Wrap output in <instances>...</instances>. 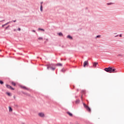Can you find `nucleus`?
I'll list each match as a JSON object with an SVG mask.
<instances>
[{"instance_id":"nucleus-38","label":"nucleus","mask_w":124,"mask_h":124,"mask_svg":"<svg viewBox=\"0 0 124 124\" xmlns=\"http://www.w3.org/2000/svg\"><path fill=\"white\" fill-rule=\"evenodd\" d=\"M5 21V20H2V21H0V22H2V21Z\"/></svg>"},{"instance_id":"nucleus-9","label":"nucleus","mask_w":124,"mask_h":124,"mask_svg":"<svg viewBox=\"0 0 124 124\" xmlns=\"http://www.w3.org/2000/svg\"><path fill=\"white\" fill-rule=\"evenodd\" d=\"M22 93L23 94H25V95H27V96H31V94L27 93H25V92H22Z\"/></svg>"},{"instance_id":"nucleus-40","label":"nucleus","mask_w":124,"mask_h":124,"mask_svg":"<svg viewBox=\"0 0 124 124\" xmlns=\"http://www.w3.org/2000/svg\"><path fill=\"white\" fill-rule=\"evenodd\" d=\"M14 31H16V30L15 29Z\"/></svg>"},{"instance_id":"nucleus-5","label":"nucleus","mask_w":124,"mask_h":124,"mask_svg":"<svg viewBox=\"0 0 124 124\" xmlns=\"http://www.w3.org/2000/svg\"><path fill=\"white\" fill-rule=\"evenodd\" d=\"M38 116L39 117H41V118H43L45 116L44 113H42V112H40L38 113Z\"/></svg>"},{"instance_id":"nucleus-16","label":"nucleus","mask_w":124,"mask_h":124,"mask_svg":"<svg viewBox=\"0 0 124 124\" xmlns=\"http://www.w3.org/2000/svg\"><path fill=\"white\" fill-rule=\"evenodd\" d=\"M40 11H41V12H42V11H43V6H42V5H41Z\"/></svg>"},{"instance_id":"nucleus-37","label":"nucleus","mask_w":124,"mask_h":124,"mask_svg":"<svg viewBox=\"0 0 124 124\" xmlns=\"http://www.w3.org/2000/svg\"><path fill=\"white\" fill-rule=\"evenodd\" d=\"M16 20H14L13 22H14V23H15V22H16Z\"/></svg>"},{"instance_id":"nucleus-11","label":"nucleus","mask_w":124,"mask_h":124,"mask_svg":"<svg viewBox=\"0 0 124 124\" xmlns=\"http://www.w3.org/2000/svg\"><path fill=\"white\" fill-rule=\"evenodd\" d=\"M68 115H69V116H70V117H72L73 116V114H72V113H70V112L67 111L66 112Z\"/></svg>"},{"instance_id":"nucleus-23","label":"nucleus","mask_w":124,"mask_h":124,"mask_svg":"<svg viewBox=\"0 0 124 124\" xmlns=\"http://www.w3.org/2000/svg\"><path fill=\"white\" fill-rule=\"evenodd\" d=\"M38 39L39 40H43V38H42V37H39V38H38Z\"/></svg>"},{"instance_id":"nucleus-36","label":"nucleus","mask_w":124,"mask_h":124,"mask_svg":"<svg viewBox=\"0 0 124 124\" xmlns=\"http://www.w3.org/2000/svg\"><path fill=\"white\" fill-rule=\"evenodd\" d=\"M42 3H43V2H41V5H42Z\"/></svg>"},{"instance_id":"nucleus-39","label":"nucleus","mask_w":124,"mask_h":124,"mask_svg":"<svg viewBox=\"0 0 124 124\" xmlns=\"http://www.w3.org/2000/svg\"><path fill=\"white\" fill-rule=\"evenodd\" d=\"M107 5H109V3H107Z\"/></svg>"},{"instance_id":"nucleus-30","label":"nucleus","mask_w":124,"mask_h":124,"mask_svg":"<svg viewBox=\"0 0 124 124\" xmlns=\"http://www.w3.org/2000/svg\"><path fill=\"white\" fill-rule=\"evenodd\" d=\"M17 31H21V28H18Z\"/></svg>"},{"instance_id":"nucleus-3","label":"nucleus","mask_w":124,"mask_h":124,"mask_svg":"<svg viewBox=\"0 0 124 124\" xmlns=\"http://www.w3.org/2000/svg\"><path fill=\"white\" fill-rule=\"evenodd\" d=\"M83 106L86 109V110L88 111V112H91V108H90V107H89V106H87V105H86V104L85 103H83Z\"/></svg>"},{"instance_id":"nucleus-41","label":"nucleus","mask_w":124,"mask_h":124,"mask_svg":"<svg viewBox=\"0 0 124 124\" xmlns=\"http://www.w3.org/2000/svg\"><path fill=\"white\" fill-rule=\"evenodd\" d=\"M22 124H25L23 123Z\"/></svg>"},{"instance_id":"nucleus-22","label":"nucleus","mask_w":124,"mask_h":124,"mask_svg":"<svg viewBox=\"0 0 124 124\" xmlns=\"http://www.w3.org/2000/svg\"><path fill=\"white\" fill-rule=\"evenodd\" d=\"M12 85H13V86H16V83H15V82H12Z\"/></svg>"},{"instance_id":"nucleus-6","label":"nucleus","mask_w":124,"mask_h":124,"mask_svg":"<svg viewBox=\"0 0 124 124\" xmlns=\"http://www.w3.org/2000/svg\"><path fill=\"white\" fill-rule=\"evenodd\" d=\"M89 64V62H88V61H85L83 63V67H86V65H88Z\"/></svg>"},{"instance_id":"nucleus-26","label":"nucleus","mask_w":124,"mask_h":124,"mask_svg":"<svg viewBox=\"0 0 124 124\" xmlns=\"http://www.w3.org/2000/svg\"><path fill=\"white\" fill-rule=\"evenodd\" d=\"M111 4H115V3H113V2L109 3V5H111Z\"/></svg>"},{"instance_id":"nucleus-14","label":"nucleus","mask_w":124,"mask_h":124,"mask_svg":"<svg viewBox=\"0 0 124 124\" xmlns=\"http://www.w3.org/2000/svg\"><path fill=\"white\" fill-rule=\"evenodd\" d=\"M105 71H106L107 72H109V67L105 68L104 69Z\"/></svg>"},{"instance_id":"nucleus-19","label":"nucleus","mask_w":124,"mask_h":124,"mask_svg":"<svg viewBox=\"0 0 124 124\" xmlns=\"http://www.w3.org/2000/svg\"><path fill=\"white\" fill-rule=\"evenodd\" d=\"M9 112H12L13 111L12 108H11V107H9Z\"/></svg>"},{"instance_id":"nucleus-15","label":"nucleus","mask_w":124,"mask_h":124,"mask_svg":"<svg viewBox=\"0 0 124 124\" xmlns=\"http://www.w3.org/2000/svg\"><path fill=\"white\" fill-rule=\"evenodd\" d=\"M76 104H79V103H80V100L78 99L76 101Z\"/></svg>"},{"instance_id":"nucleus-17","label":"nucleus","mask_w":124,"mask_h":124,"mask_svg":"<svg viewBox=\"0 0 124 124\" xmlns=\"http://www.w3.org/2000/svg\"><path fill=\"white\" fill-rule=\"evenodd\" d=\"M62 72H63V73H64L65 72V69H64V68H62L61 70Z\"/></svg>"},{"instance_id":"nucleus-7","label":"nucleus","mask_w":124,"mask_h":124,"mask_svg":"<svg viewBox=\"0 0 124 124\" xmlns=\"http://www.w3.org/2000/svg\"><path fill=\"white\" fill-rule=\"evenodd\" d=\"M98 64V62H94L93 63V67H96V65Z\"/></svg>"},{"instance_id":"nucleus-35","label":"nucleus","mask_w":124,"mask_h":124,"mask_svg":"<svg viewBox=\"0 0 124 124\" xmlns=\"http://www.w3.org/2000/svg\"><path fill=\"white\" fill-rule=\"evenodd\" d=\"M118 36H119V35L115 36V37H118Z\"/></svg>"},{"instance_id":"nucleus-31","label":"nucleus","mask_w":124,"mask_h":124,"mask_svg":"<svg viewBox=\"0 0 124 124\" xmlns=\"http://www.w3.org/2000/svg\"><path fill=\"white\" fill-rule=\"evenodd\" d=\"M81 92H82V93H85V90H82V91H81Z\"/></svg>"},{"instance_id":"nucleus-27","label":"nucleus","mask_w":124,"mask_h":124,"mask_svg":"<svg viewBox=\"0 0 124 124\" xmlns=\"http://www.w3.org/2000/svg\"><path fill=\"white\" fill-rule=\"evenodd\" d=\"M124 55H123V54H119L118 55V57H123Z\"/></svg>"},{"instance_id":"nucleus-32","label":"nucleus","mask_w":124,"mask_h":124,"mask_svg":"<svg viewBox=\"0 0 124 124\" xmlns=\"http://www.w3.org/2000/svg\"><path fill=\"white\" fill-rule=\"evenodd\" d=\"M119 36H120V37H122V34H120L119 35Z\"/></svg>"},{"instance_id":"nucleus-10","label":"nucleus","mask_w":124,"mask_h":124,"mask_svg":"<svg viewBox=\"0 0 124 124\" xmlns=\"http://www.w3.org/2000/svg\"><path fill=\"white\" fill-rule=\"evenodd\" d=\"M67 38H69V39H70L71 40H72V39H73V38H72V37L71 36H70V35H68L67 36Z\"/></svg>"},{"instance_id":"nucleus-24","label":"nucleus","mask_w":124,"mask_h":124,"mask_svg":"<svg viewBox=\"0 0 124 124\" xmlns=\"http://www.w3.org/2000/svg\"><path fill=\"white\" fill-rule=\"evenodd\" d=\"M101 35H97L96 37V38H99L101 37Z\"/></svg>"},{"instance_id":"nucleus-29","label":"nucleus","mask_w":124,"mask_h":124,"mask_svg":"<svg viewBox=\"0 0 124 124\" xmlns=\"http://www.w3.org/2000/svg\"><path fill=\"white\" fill-rule=\"evenodd\" d=\"M8 28H9V26H8V27L5 28V30H7V29H8Z\"/></svg>"},{"instance_id":"nucleus-12","label":"nucleus","mask_w":124,"mask_h":124,"mask_svg":"<svg viewBox=\"0 0 124 124\" xmlns=\"http://www.w3.org/2000/svg\"><path fill=\"white\" fill-rule=\"evenodd\" d=\"M47 65H51L52 67H55L56 66V64L53 63L47 64Z\"/></svg>"},{"instance_id":"nucleus-2","label":"nucleus","mask_w":124,"mask_h":124,"mask_svg":"<svg viewBox=\"0 0 124 124\" xmlns=\"http://www.w3.org/2000/svg\"><path fill=\"white\" fill-rule=\"evenodd\" d=\"M116 69H112V67H109V73H116Z\"/></svg>"},{"instance_id":"nucleus-13","label":"nucleus","mask_w":124,"mask_h":124,"mask_svg":"<svg viewBox=\"0 0 124 124\" xmlns=\"http://www.w3.org/2000/svg\"><path fill=\"white\" fill-rule=\"evenodd\" d=\"M57 66H62V64L61 63H58L57 64H56Z\"/></svg>"},{"instance_id":"nucleus-33","label":"nucleus","mask_w":124,"mask_h":124,"mask_svg":"<svg viewBox=\"0 0 124 124\" xmlns=\"http://www.w3.org/2000/svg\"><path fill=\"white\" fill-rule=\"evenodd\" d=\"M5 24L2 25V28H3V27H5Z\"/></svg>"},{"instance_id":"nucleus-20","label":"nucleus","mask_w":124,"mask_h":124,"mask_svg":"<svg viewBox=\"0 0 124 124\" xmlns=\"http://www.w3.org/2000/svg\"><path fill=\"white\" fill-rule=\"evenodd\" d=\"M58 34L60 36H62L63 35L62 33V32H59Z\"/></svg>"},{"instance_id":"nucleus-1","label":"nucleus","mask_w":124,"mask_h":124,"mask_svg":"<svg viewBox=\"0 0 124 124\" xmlns=\"http://www.w3.org/2000/svg\"><path fill=\"white\" fill-rule=\"evenodd\" d=\"M47 66V69L49 70V69H51V70H55L56 69V67H52V65H46Z\"/></svg>"},{"instance_id":"nucleus-18","label":"nucleus","mask_w":124,"mask_h":124,"mask_svg":"<svg viewBox=\"0 0 124 124\" xmlns=\"http://www.w3.org/2000/svg\"><path fill=\"white\" fill-rule=\"evenodd\" d=\"M6 94H7V95H8L9 96H11V93H10L7 92Z\"/></svg>"},{"instance_id":"nucleus-8","label":"nucleus","mask_w":124,"mask_h":124,"mask_svg":"<svg viewBox=\"0 0 124 124\" xmlns=\"http://www.w3.org/2000/svg\"><path fill=\"white\" fill-rule=\"evenodd\" d=\"M22 89H24V90H27V91H29L30 90L29 88H27L26 86H21Z\"/></svg>"},{"instance_id":"nucleus-4","label":"nucleus","mask_w":124,"mask_h":124,"mask_svg":"<svg viewBox=\"0 0 124 124\" xmlns=\"http://www.w3.org/2000/svg\"><path fill=\"white\" fill-rule=\"evenodd\" d=\"M6 86L8 89H10V90H12V91H14V90H15L14 88H12V87H11V86H10L9 85L6 84Z\"/></svg>"},{"instance_id":"nucleus-21","label":"nucleus","mask_w":124,"mask_h":124,"mask_svg":"<svg viewBox=\"0 0 124 124\" xmlns=\"http://www.w3.org/2000/svg\"><path fill=\"white\" fill-rule=\"evenodd\" d=\"M38 30H39V31H45V30L44 29H41V28H39Z\"/></svg>"},{"instance_id":"nucleus-34","label":"nucleus","mask_w":124,"mask_h":124,"mask_svg":"<svg viewBox=\"0 0 124 124\" xmlns=\"http://www.w3.org/2000/svg\"><path fill=\"white\" fill-rule=\"evenodd\" d=\"M33 32H35V30H32V31Z\"/></svg>"},{"instance_id":"nucleus-25","label":"nucleus","mask_w":124,"mask_h":124,"mask_svg":"<svg viewBox=\"0 0 124 124\" xmlns=\"http://www.w3.org/2000/svg\"><path fill=\"white\" fill-rule=\"evenodd\" d=\"M0 84L1 85L3 84V81H2V80H0Z\"/></svg>"},{"instance_id":"nucleus-28","label":"nucleus","mask_w":124,"mask_h":124,"mask_svg":"<svg viewBox=\"0 0 124 124\" xmlns=\"http://www.w3.org/2000/svg\"><path fill=\"white\" fill-rule=\"evenodd\" d=\"M9 23H10V22H7V23L5 24V26H6L7 25H8Z\"/></svg>"}]
</instances>
